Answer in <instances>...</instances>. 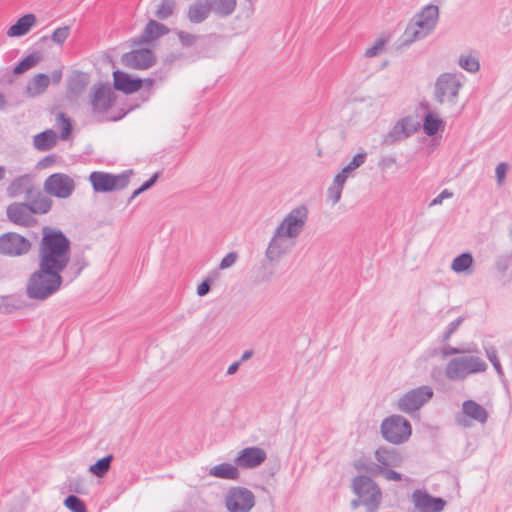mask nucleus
<instances>
[{
	"instance_id": "1",
	"label": "nucleus",
	"mask_w": 512,
	"mask_h": 512,
	"mask_svg": "<svg viewBox=\"0 0 512 512\" xmlns=\"http://www.w3.org/2000/svg\"><path fill=\"white\" fill-rule=\"evenodd\" d=\"M71 242L59 229L43 228L39 249V265L63 271L69 261Z\"/></svg>"
},
{
	"instance_id": "2",
	"label": "nucleus",
	"mask_w": 512,
	"mask_h": 512,
	"mask_svg": "<svg viewBox=\"0 0 512 512\" xmlns=\"http://www.w3.org/2000/svg\"><path fill=\"white\" fill-rule=\"evenodd\" d=\"M62 271L39 265V269L28 278L26 295L34 300H46L56 293L62 283Z\"/></svg>"
},
{
	"instance_id": "3",
	"label": "nucleus",
	"mask_w": 512,
	"mask_h": 512,
	"mask_svg": "<svg viewBox=\"0 0 512 512\" xmlns=\"http://www.w3.org/2000/svg\"><path fill=\"white\" fill-rule=\"evenodd\" d=\"M352 490L358 497L351 501L352 509H357L363 504L367 512H376L378 510L382 500V491L370 476H355L352 480Z\"/></svg>"
},
{
	"instance_id": "4",
	"label": "nucleus",
	"mask_w": 512,
	"mask_h": 512,
	"mask_svg": "<svg viewBox=\"0 0 512 512\" xmlns=\"http://www.w3.org/2000/svg\"><path fill=\"white\" fill-rule=\"evenodd\" d=\"M108 84L98 82V122L112 121L116 122L123 119L128 113L140 107V103L127 99L123 107L117 114H108V110L112 108L117 100V95Z\"/></svg>"
},
{
	"instance_id": "5",
	"label": "nucleus",
	"mask_w": 512,
	"mask_h": 512,
	"mask_svg": "<svg viewBox=\"0 0 512 512\" xmlns=\"http://www.w3.org/2000/svg\"><path fill=\"white\" fill-rule=\"evenodd\" d=\"M487 363L478 356L463 355L452 358L446 365L445 376L451 381H463L469 375L483 373Z\"/></svg>"
},
{
	"instance_id": "6",
	"label": "nucleus",
	"mask_w": 512,
	"mask_h": 512,
	"mask_svg": "<svg viewBox=\"0 0 512 512\" xmlns=\"http://www.w3.org/2000/svg\"><path fill=\"white\" fill-rule=\"evenodd\" d=\"M380 430L386 441L398 445L409 439L412 433V426L405 417L394 414L382 421Z\"/></svg>"
},
{
	"instance_id": "7",
	"label": "nucleus",
	"mask_w": 512,
	"mask_h": 512,
	"mask_svg": "<svg viewBox=\"0 0 512 512\" xmlns=\"http://www.w3.org/2000/svg\"><path fill=\"white\" fill-rule=\"evenodd\" d=\"M462 86L463 84L456 74L442 73L435 81L434 100L440 105L444 104L445 101L450 105H455Z\"/></svg>"
},
{
	"instance_id": "8",
	"label": "nucleus",
	"mask_w": 512,
	"mask_h": 512,
	"mask_svg": "<svg viewBox=\"0 0 512 512\" xmlns=\"http://www.w3.org/2000/svg\"><path fill=\"white\" fill-rule=\"evenodd\" d=\"M308 213L306 205H299L292 209L276 228L277 235H284L285 238L290 239L298 237L308 220Z\"/></svg>"
},
{
	"instance_id": "9",
	"label": "nucleus",
	"mask_w": 512,
	"mask_h": 512,
	"mask_svg": "<svg viewBox=\"0 0 512 512\" xmlns=\"http://www.w3.org/2000/svg\"><path fill=\"white\" fill-rule=\"evenodd\" d=\"M434 396V390L429 385H422L406 392L398 401V409L404 413L419 410Z\"/></svg>"
},
{
	"instance_id": "10",
	"label": "nucleus",
	"mask_w": 512,
	"mask_h": 512,
	"mask_svg": "<svg viewBox=\"0 0 512 512\" xmlns=\"http://www.w3.org/2000/svg\"><path fill=\"white\" fill-rule=\"evenodd\" d=\"M421 128L418 121H414L411 116H406L398 120L393 128L383 136L381 145L391 146L401 140L409 138Z\"/></svg>"
},
{
	"instance_id": "11",
	"label": "nucleus",
	"mask_w": 512,
	"mask_h": 512,
	"mask_svg": "<svg viewBox=\"0 0 512 512\" xmlns=\"http://www.w3.org/2000/svg\"><path fill=\"white\" fill-rule=\"evenodd\" d=\"M225 506L228 512H250L255 506V496L245 487H232L226 496Z\"/></svg>"
},
{
	"instance_id": "12",
	"label": "nucleus",
	"mask_w": 512,
	"mask_h": 512,
	"mask_svg": "<svg viewBox=\"0 0 512 512\" xmlns=\"http://www.w3.org/2000/svg\"><path fill=\"white\" fill-rule=\"evenodd\" d=\"M75 190L74 180L64 173H54L47 177L44 182V191L51 196L66 199Z\"/></svg>"
},
{
	"instance_id": "13",
	"label": "nucleus",
	"mask_w": 512,
	"mask_h": 512,
	"mask_svg": "<svg viewBox=\"0 0 512 512\" xmlns=\"http://www.w3.org/2000/svg\"><path fill=\"white\" fill-rule=\"evenodd\" d=\"M31 249V242L24 236L7 232L0 236V254L17 257L27 254Z\"/></svg>"
},
{
	"instance_id": "14",
	"label": "nucleus",
	"mask_w": 512,
	"mask_h": 512,
	"mask_svg": "<svg viewBox=\"0 0 512 512\" xmlns=\"http://www.w3.org/2000/svg\"><path fill=\"white\" fill-rule=\"evenodd\" d=\"M133 169H128L120 174L98 171V193H107L124 190L130 183Z\"/></svg>"
},
{
	"instance_id": "15",
	"label": "nucleus",
	"mask_w": 512,
	"mask_h": 512,
	"mask_svg": "<svg viewBox=\"0 0 512 512\" xmlns=\"http://www.w3.org/2000/svg\"><path fill=\"white\" fill-rule=\"evenodd\" d=\"M124 66L135 70H147L157 62L156 55L149 48L133 49L121 57Z\"/></svg>"
},
{
	"instance_id": "16",
	"label": "nucleus",
	"mask_w": 512,
	"mask_h": 512,
	"mask_svg": "<svg viewBox=\"0 0 512 512\" xmlns=\"http://www.w3.org/2000/svg\"><path fill=\"white\" fill-rule=\"evenodd\" d=\"M488 416L487 410L482 405L468 399L462 403V411L456 415V422L463 427H471V422L468 419L485 424Z\"/></svg>"
},
{
	"instance_id": "17",
	"label": "nucleus",
	"mask_w": 512,
	"mask_h": 512,
	"mask_svg": "<svg viewBox=\"0 0 512 512\" xmlns=\"http://www.w3.org/2000/svg\"><path fill=\"white\" fill-rule=\"evenodd\" d=\"M414 507L420 512H441L447 502L442 497L432 496L426 490L417 489L412 494Z\"/></svg>"
},
{
	"instance_id": "18",
	"label": "nucleus",
	"mask_w": 512,
	"mask_h": 512,
	"mask_svg": "<svg viewBox=\"0 0 512 512\" xmlns=\"http://www.w3.org/2000/svg\"><path fill=\"white\" fill-rule=\"evenodd\" d=\"M267 454L264 449L252 446L239 451L234 463L245 469L256 468L265 462Z\"/></svg>"
},
{
	"instance_id": "19",
	"label": "nucleus",
	"mask_w": 512,
	"mask_h": 512,
	"mask_svg": "<svg viewBox=\"0 0 512 512\" xmlns=\"http://www.w3.org/2000/svg\"><path fill=\"white\" fill-rule=\"evenodd\" d=\"M170 29L161 22L149 20L142 33L131 39V46L136 47L142 44H148L158 38L168 34Z\"/></svg>"
},
{
	"instance_id": "20",
	"label": "nucleus",
	"mask_w": 512,
	"mask_h": 512,
	"mask_svg": "<svg viewBox=\"0 0 512 512\" xmlns=\"http://www.w3.org/2000/svg\"><path fill=\"white\" fill-rule=\"evenodd\" d=\"M112 75L114 90L122 92L125 95H131L140 91V77L132 76L119 69L113 71Z\"/></svg>"
},
{
	"instance_id": "21",
	"label": "nucleus",
	"mask_w": 512,
	"mask_h": 512,
	"mask_svg": "<svg viewBox=\"0 0 512 512\" xmlns=\"http://www.w3.org/2000/svg\"><path fill=\"white\" fill-rule=\"evenodd\" d=\"M439 19V8L437 5L428 4L426 5L419 13H417L414 18L413 22L420 27L421 29H424L427 33H431L438 22Z\"/></svg>"
},
{
	"instance_id": "22",
	"label": "nucleus",
	"mask_w": 512,
	"mask_h": 512,
	"mask_svg": "<svg viewBox=\"0 0 512 512\" xmlns=\"http://www.w3.org/2000/svg\"><path fill=\"white\" fill-rule=\"evenodd\" d=\"M36 187L33 183V177L30 174H24L16 177L7 187V194L10 197H17L24 193L26 199L34 196Z\"/></svg>"
},
{
	"instance_id": "23",
	"label": "nucleus",
	"mask_w": 512,
	"mask_h": 512,
	"mask_svg": "<svg viewBox=\"0 0 512 512\" xmlns=\"http://www.w3.org/2000/svg\"><path fill=\"white\" fill-rule=\"evenodd\" d=\"M7 217L8 219L17 225H21L24 227H30L34 224L35 219L28 209V205L26 203H13L7 207Z\"/></svg>"
},
{
	"instance_id": "24",
	"label": "nucleus",
	"mask_w": 512,
	"mask_h": 512,
	"mask_svg": "<svg viewBox=\"0 0 512 512\" xmlns=\"http://www.w3.org/2000/svg\"><path fill=\"white\" fill-rule=\"evenodd\" d=\"M90 82L88 73L74 71L67 80V96L69 99L77 98L86 89Z\"/></svg>"
},
{
	"instance_id": "25",
	"label": "nucleus",
	"mask_w": 512,
	"mask_h": 512,
	"mask_svg": "<svg viewBox=\"0 0 512 512\" xmlns=\"http://www.w3.org/2000/svg\"><path fill=\"white\" fill-rule=\"evenodd\" d=\"M374 457L380 466H398L402 462V455L396 448L379 447Z\"/></svg>"
},
{
	"instance_id": "26",
	"label": "nucleus",
	"mask_w": 512,
	"mask_h": 512,
	"mask_svg": "<svg viewBox=\"0 0 512 512\" xmlns=\"http://www.w3.org/2000/svg\"><path fill=\"white\" fill-rule=\"evenodd\" d=\"M284 237V235H277V230H275V233L265 251V257L268 261L278 262L282 255L287 252V246L283 240Z\"/></svg>"
},
{
	"instance_id": "27",
	"label": "nucleus",
	"mask_w": 512,
	"mask_h": 512,
	"mask_svg": "<svg viewBox=\"0 0 512 512\" xmlns=\"http://www.w3.org/2000/svg\"><path fill=\"white\" fill-rule=\"evenodd\" d=\"M26 200L31 214H46L51 210L53 204V201L48 196L42 195L37 188L34 196Z\"/></svg>"
},
{
	"instance_id": "28",
	"label": "nucleus",
	"mask_w": 512,
	"mask_h": 512,
	"mask_svg": "<svg viewBox=\"0 0 512 512\" xmlns=\"http://www.w3.org/2000/svg\"><path fill=\"white\" fill-rule=\"evenodd\" d=\"M445 121L434 111L425 113L422 123V129L425 135L435 136L439 131L445 129Z\"/></svg>"
},
{
	"instance_id": "29",
	"label": "nucleus",
	"mask_w": 512,
	"mask_h": 512,
	"mask_svg": "<svg viewBox=\"0 0 512 512\" xmlns=\"http://www.w3.org/2000/svg\"><path fill=\"white\" fill-rule=\"evenodd\" d=\"M210 13L207 1L197 0L189 5L187 19L192 24H200L208 19Z\"/></svg>"
},
{
	"instance_id": "30",
	"label": "nucleus",
	"mask_w": 512,
	"mask_h": 512,
	"mask_svg": "<svg viewBox=\"0 0 512 512\" xmlns=\"http://www.w3.org/2000/svg\"><path fill=\"white\" fill-rule=\"evenodd\" d=\"M36 23V16L32 13L21 16L7 31L9 37L26 35Z\"/></svg>"
},
{
	"instance_id": "31",
	"label": "nucleus",
	"mask_w": 512,
	"mask_h": 512,
	"mask_svg": "<svg viewBox=\"0 0 512 512\" xmlns=\"http://www.w3.org/2000/svg\"><path fill=\"white\" fill-rule=\"evenodd\" d=\"M58 136L52 129H46L33 137V146L38 151H49L57 144Z\"/></svg>"
},
{
	"instance_id": "32",
	"label": "nucleus",
	"mask_w": 512,
	"mask_h": 512,
	"mask_svg": "<svg viewBox=\"0 0 512 512\" xmlns=\"http://www.w3.org/2000/svg\"><path fill=\"white\" fill-rule=\"evenodd\" d=\"M210 12L219 18H226L233 14L237 6V0H206Z\"/></svg>"
},
{
	"instance_id": "33",
	"label": "nucleus",
	"mask_w": 512,
	"mask_h": 512,
	"mask_svg": "<svg viewBox=\"0 0 512 512\" xmlns=\"http://www.w3.org/2000/svg\"><path fill=\"white\" fill-rule=\"evenodd\" d=\"M239 466L231 463H221L209 470V475L219 479L237 480L240 476Z\"/></svg>"
},
{
	"instance_id": "34",
	"label": "nucleus",
	"mask_w": 512,
	"mask_h": 512,
	"mask_svg": "<svg viewBox=\"0 0 512 512\" xmlns=\"http://www.w3.org/2000/svg\"><path fill=\"white\" fill-rule=\"evenodd\" d=\"M168 72H169L168 69L165 71H163L161 69L159 72L158 71L154 72V77L140 78V90L145 87V88H147V91L140 92L137 98L132 99L133 102H138V103H140V105L147 102L150 98V95H151L150 89L153 87V85L155 83V79L156 78H158L160 80L165 79Z\"/></svg>"
},
{
	"instance_id": "35",
	"label": "nucleus",
	"mask_w": 512,
	"mask_h": 512,
	"mask_svg": "<svg viewBox=\"0 0 512 512\" xmlns=\"http://www.w3.org/2000/svg\"><path fill=\"white\" fill-rule=\"evenodd\" d=\"M216 37V34L200 35L195 46L196 59L212 57L216 53V46L212 41V38Z\"/></svg>"
},
{
	"instance_id": "36",
	"label": "nucleus",
	"mask_w": 512,
	"mask_h": 512,
	"mask_svg": "<svg viewBox=\"0 0 512 512\" xmlns=\"http://www.w3.org/2000/svg\"><path fill=\"white\" fill-rule=\"evenodd\" d=\"M50 83V77L45 73L36 74L28 83L26 91L29 96L35 97L45 92Z\"/></svg>"
},
{
	"instance_id": "37",
	"label": "nucleus",
	"mask_w": 512,
	"mask_h": 512,
	"mask_svg": "<svg viewBox=\"0 0 512 512\" xmlns=\"http://www.w3.org/2000/svg\"><path fill=\"white\" fill-rule=\"evenodd\" d=\"M473 263L474 258L472 253L463 252L453 259L451 269L458 274H470L472 272Z\"/></svg>"
},
{
	"instance_id": "38",
	"label": "nucleus",
	"mask_w": 512,
	"mask_h": 512,
	"mask_svg": "<svg viewBox=\"0 0 512 512\" xmlns=\"http://www.w3.org/2000/svg\"><path fill=\"white\" fill-rule=\"evenodd\" d=\"M485 352H486V356L487 358L489 359V361L491 362L492 366L494 367L505 391L507 393H509V386H508V381L505 377V374H504V371H503V368H502V365L500 363V360L497 356V351L495 349L494 346H489V347H485Z\"/></svg>"
},
{
	"instance_id": "39",
	"label": "nucleus",
	"mask_w": 512,
	"mask_h": 512,
	"mask_svg": "<svg viewBox=\"0 0 512 512\" xmlns=\"http://www.w3.org/2000/svg\"><path fill=\"white\" fill-rule=\"evenodd\" d=\"M42 53L40 51H35L26 57L22 58L18 64L14 67L13 73L16 75H20L29 69L35 67L38 62L42 59Z\"/></svg>"
},
{
	"instance_id": "40",
	"label": "nucleus",
	"mask_w": 512,
	"mask_h": 512,
	"mask_svg": "<svg viewBox=\"0 0 512 512\" xmlns=\"http://www.w3.org/2000/svg\"><path fill=\"white\" fill-rule=\"evenodd\" d=\"M428 35L429 33H427L424 29L418 27L414 22H411L407 25L403 33V45L408 46L412 44L414 41L423 39Z\"/></svg>"
},
{
	"instance_id": "41",
	"label": "nucleus",
	"mask_w": 512,
	"mask_h": 512,
	"mask_svg": "<svg viewBox=\"0 0 512 512\" xmlns=\"http://www.w3.org/2000/svg\"><path fill=\"white\" fill-rule=\"evenodd\" d=\"M176 8L175 0H162L158 5L154 15L159 20H166L173 15Z\"/></svg>"
},
{
	"instance_id": "42",
	"label": "nucleus",
	"mask_w": 512,
	"mask_h": 512,
	"mask_svg": "<svg viewBox=\"0 0 512 512\" xmlns=\"http://www.w3.org/2000/svg\"><path fill=\"white\" fill-rule=\"evenodd\" d=\"M56 124L60 129V139L66 140L72 132V123L69 117L65 113L59 112L56 115Z\"/></svg>"
},
{
	"instance_id": "43",
	"label": "nucleus",
	"mask_w": 512,
	"mask_h": 512,
	"mask_svg": "<svg viewBox=\"0 0 512 512\" xmlns=\"http://www.w3.org/2000/svg\"><path fill=\"white\" fill-rule=\"evenodd\" d=\"M64 506L71 512H88L85 502L76 495H68L63 502Z\"/></svg>"
},
{
	"instance_id": "44",
	"label": "nucleus",
	"mask_w": 512,
	"mask_h": 512,
	"mask_svg": "<svg viewBox=\"0 0 512 512\" xmlns=\"http://www.w3.org/2000/svg\"><path fill=\"white\" fill-rule=\"evenodd\" d=\"M354 468L358 471H364L372 476L380 474V470L383 466H380L379 463L376 464L371 461L358 460L354 463Z\"/></svg>"
},
{
	"instance_id": "45",
	"label": "nucleus",
	"mask_w": 512,
	"mask_h": 512,
	"mask_svg": "<svg viewBox=\"0 0 512 512\" xmlns=\"http://www.w3.org/2000/svg\"><path fill=\"white\" fill-rule=\"evenodd\" d=\"M458 65L470 73H475L480 69L479 61L470 55H461L458 60Z\"/></svg>"
},
{
	"instance_id": "46",
	"label": "nucleus",
	"mask_w": 512,
	"mask_h": 512,
	"mask_svg": "<svg viewBox=\"0 0 512 512\" xmlns=\"http://www.w3.org/2000/svg\"><path fill=\"white\" fill-rule=\"evenodd\" d=\"M367 158L366 152H359L355 154L352 158V160L342 169L344 173H347L348 175H351V173L362 166Z\"/></svg>"
},
{
	"instance_id": "47",
	"label": "nucleus",
	"mask_w": 512,
	"mask_h": 512,
	"mask_svg": "<svg viewBox=\"0 0 512 512\" xmlns=\"http://www.w3.org/2000/svg\"><path fill=\"white\" fill-rule=\"evenodd\" d=\"M478 348L474 345L473 347L468 348H459V347H453L450 345H446L442 348L441 354L443 357H448L452 355H461V354H467V353H478Z\"/></svg>"
},
{
	"instance_id": "48",
	"label": "nucleus",
	"mask_w": 512,
	"mask_h": 512,
	"mask_svg": "<svg viewBox=\"0 0 512 512\" xmlns=\"http://www.w3.org/2000/svg\"><path fill=\"white\" fill-rule=\"evenodd\" d=\"M464 320L465 318L463 316H459L457 319L449 323L447 329L444 331L441 337V344H447L451 336L457 331V329L463 323Z\"/></svg>"
},
{
	"instance_id": "49",
	"label": "nucleus",
	"mask_w": 512,
	"mask_h": 512,
	"mask_svg": "<svg viewBox=\"0 0 512 512\" xmlns=\"http://www.w3.org/2000/svg\"><path fill=\"white\" fill-rule=\"evenodd\" d=\"M176 34L180 43L184 47L196 46V43L200 37V35L192 34L183 30L177 31Z\"/></svg>"
},
{
	"instance_id": "50",
	"label": "nucleus",
	"mask_w": 512,
	"mask_h": 512,
	"mask_svg": "<svg viewBox=\"0 0 512 512\" xmlns=\"http://www.w3.org/2000/svg\"><path fill=\"white\" fill-rule=\"evenodd\" d=\"M114 459L113 454H108L98 459V479L103 478L106 473L110 470L111 462Z\"/></svg>"
},
{
	"instance_id": "51",
	"label": "nucleus",
	"mask_w": 512,
	"mask_h": 512,
	"mask_svg": "<svg viewBox=\"0 0 512 512\" xmlns=\"http://www.w3.org/2000/svg\"><path fill=\"white\" fill-rule=\"evenodd\" d=\"M69 34H70L69 26L59 27V28L55 29L54 32L52 33L51 40L58 45H62L68 38Z\"/></svg>"
},
{
	"instance_id": "52",
	"label": "nucleus",
	"mask_w": 512,
	"mask_h": 512,
	"mask_svg": "<svg viewBox=\"0 0 512 512\" xmlns=\"http://www.w3.org/2000/svg\"><path fill=\"white\" fill-rule=\"evenodd\" d=\"M274 274L273 268H269L266 263L263 261L261 266L258 269V274L256 276L257 282H268L271 280Z\"/></svg>"
},
{
	"instance_id": "53",
	"label": "nucleus",
	"mask_w": 512,
	"mask_h": 512,
	"mask_svg": "<svg viewBox=\"0 0 512 512\" xmlns=\"http://www.w3.org/2000/svg\"><path fill=\"white\" fill-rule=\"evenodd\" d=\"M385 45H386V40L383 38H379L372 47L368 48L365 51V56L366 57L378 56L384 50Z\"/></svg>"
},
{
	"instance_id": "54",
	"label": "nucleus",
	"mask_w": 512,
	"mask_h": 512,
	"mask_svg": "<svg viewBox=\"0 0 512 512\" xmlns=\"http://www.w3.org/2000/svg\"><path fill=\"white\" fill-rule=\"evenodd\" d=\"M342 188L337 187L332 183V185L327 189V199L331 201L332 205L338 203L341 199Z\"/></svg>"
},
{
	"instance_id": "55",
	"label": "nucleus",
	"mask_w": 512,
	"mask_h": 512,
	"mask_svg": "<svg viewBox=\"0 0 512 512\" xmlns=\"http://www.w3.org/2000/svg\"><path fill=\"white\" fill-rule=\"evenodd\" d=\"M238 259V254L234 251L227 253L221 260L219 264V268L224 270L236 263Z\"/></svg>"
},
{
	"instance_id": "56",
	"label": "nucleus",
	"mask_w": 512,
	"mask_h": 512,
	"mask_svg": "<svg viewBox=\"0 0 512 512\" xmlns=\"http://www.w3.org/2000/svg\"><path fill=\"white\" fill-rule=\"evenodd\" d=\"M213 285V279L211 277H206L202 280V282L197 286V295L203 297L207 295Z\"/></svg>"
},
{
	"instance_id": "57",
	"label": "nucleus",
	"mask_w": 512,
	"mask_h": 512,
	"mask_svg": "<svg viewBox=\"0 0 512 512\" xmlns=\"http://www.w3.org/2000/svg\"><path fill=\"white\" fill-rule=\"evenodd\" d=\"M380 474L389 481L399 482L402 480V474L393 469H390L389 467L383 466V468L380 470Z\"/></svg>"
},
{
	"instance_id": "58",
	"label": "nucleus",
	"mask_w": 512,
	"mask_h": 512,
	"mask_svg": "<svg viewBox=\"0 0 512 512\" xmlns=\"http://www.w3.org/2000/svg\"><path fill=\"white\" fill-rule=\"evenodd\" d=\"M509 166L506 162H501L496 166L495 174L498 185H501L506 178Z\"/></svg>"
},
{
	"instance_id": "59",
	"label": "nucleus",
	"mask_w": 512,
	"mask_h": 512,
	"mask_svg": "<svg viewBox=\"0 0 512 512\" xmlns=\"http://www.w3.org/2000/svg\"><path fill=\"white\" fill-rule=\"evenodd\" d=\"M57 156L55 154H50L45 157H43L41 160H39L36 164V168L41 170L48 168L56 163Z\"/></svg>"
},
{
	"instance_id": "60",
	"label": "nucleus",
	"mask_w": 512,
	"mask_h": 512,
	"mask_svg": "<svg viewBox=\"0 0 512 512\" xmlns=\"http://www.w3.org/2000/svg\"><path fill=\"white\" fill-rule=\"evenodd\" d=\"M453 197V193L448 190L444 189L438 196H436L431 202L430 206H436L442 204L443 200L449 199Z\"/></svg>"
},
{
	"instance_id": "61",
	"label": "nucleus",
	"mask_w": 512,
	"mask_h": 512,
	"mask_svg": "<svg viewBox=\"0 0 512 512\" xmlns=\"http://www.w3.org/2000/svg\"><path fill=\"white\" fill-rule=\"evenodd\" d=\"M161 171L155 172L148 180L144 181L140 186L147 191L152 188L161 176Z\"/></svg>"
},
{
	"instance_id": "62",
	"label": "nucleus",
	"mask_w": 512,
	"mask_h": 512,
	"mask_svg": "<svg viewBox=\"0 0 512 512\" xmlns=\"http://www.w3.org/2000/svg\"><path fill=\"white\" fill-rule=\"evenodd\" d=\"M349 176L350 175H348L347 173H344V171L341 170V172L336 174V176L334 177L333 184L336 185L337 187H341L343 189V187L347 181V178Z\"/></svg>"
},
{
	"instance_id": "63",
	"label": "nucleus",
	"mask_w": 512,
	"mask_h": 512,
	"mask_svg": "<svg viewBox=\"0 0 512 512\" xmlns=\"http://www.w3.org/2000/svg\"><path fill=\"white\" fill-rule=\"evenodd\" d=\"M181 57V52L172 51L165 57L163 63L165 66H171L176 60L180 59Z\"/></svg>"
},
{
	"instance_id": "64",
	"label": "nucleus",
	"mask_w": 512,
	"mask_h": 512,
	"mask_svg": "<svg viewBox=\"0 0 512 512\" xmlns=\"http://www.w3.org/2000/svg\"><path fill=\"white\" fill-rule=\"evenodd\" d=\"M89 104L94 113H96V84L92 85L89 92Z\"/></svg>"
}]
</instances>
